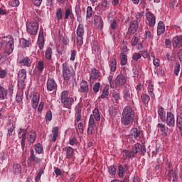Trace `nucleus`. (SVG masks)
Returning <instances> with one entry per match:
<instances>
[{
	"label": "nucleus",
	"mask_w": 182,
	"mask_h": 182,
	"mask_svg": "<svg viewBox=\"0 0 182 182\" xmlns=\"http://www.w3.org/2000/svg\"><path fill=\"white\" fill-rule=\"evenodd\" d=\"M134 116H136L134 109L130 106L125 107L121 117L122 124L130 127L134 122Z\"/></svg>",
	"instance_id": "nucleus-1"
},
{
	"label": "nucleus",
	"mask_w": 182,
	"mask_h": 182,
	"mask_svg": "<svg viewBox=\"0 0 182 182\" xmlns=\"http://www.w3.org/2000/svg\"><path fill=\"white\" fill-rule=\"evenodd\" d=\"M2 45H4V52L7 55H11L14 52V37L11 36H7L4 37L1 40Z\"/></svg>",
	"instance_id": "nucleus-2"
},
{
	"label": "nucleus",
	"mask_w": 182,
	"mask_h": 182,
	"mask_svg": "<svg viewBox=\"0 0 182 182\" xmlns=\"http://www.w3.org/2000/svg\"><path fill=\"white\" fill-rule=\"evenodd\" d=\"M34 18L36 21H31L26 24L27 32L28 33H30V35H37L38 30L39 29V24L38 23L39 17L35 15Z\"/></svg>",
	"instance_id": "nucleus-3"
},
{
	"label": "nucleus",
	"mask_w": 182,
	"mask_h": 182,
	"mask_svg": "<svg viewBox=\"0 0 182 182\" xmlns=\"http://www.w3.org/2000/svg\"><path fill=\"white\" fill-rule=\"evenodd\" d=\"M68 96V91H63L61 93L60 99L63 106L67 107V109H70V107H72V105H73V102H75V100H73V97H69Z\"/></svg>",
	"instance_id": "nucleus-4"
},
{
	"label": "nucleus",
	"mask_w": 182,
	"mask_h": 182,
	"mask_svg": "<svg viewBox=\"0 0 182 182\" xmlns=\"http://www.w3.org/2000/svg\"><path fill=\"white\" fill-rule=\"evenodd\" d=\"M76 41L77 46L83 45V36H85V26L82 23H79L76 29Z\"/></svg>",
	"instance_id": "nucleus-5"
},
{
	"label": "nucleus",
	"mask_w": 182,
	"mask_h": 182,
	"mask_svg": "<svg viewBox=\"0 0 182 182\" xmlns=\"http://www.w3.org/2000/svg\"><path fill=\"white\" fill-rule=\"evenodd\" d=\"M63 77L66 81L70 80V77H72V71L69 68V64L66 62L63 63Z\"/></svg>",
	"instance_id": "nucleus-6"
},
{
	"label": "nucleus",
	"mask_w": 182,
	"mask_h": 182,
	"mask_svg": "<svg viewBox=\"0 0 182 182\" xmlns=\"http://www.w3.org/2000/svg\"><path fill=\"white\" fill-rule=\"evenodd\" d=\"M126 82H127V76L124 74H119L118 75L114 80V87H120L121 86H124L126 85Z\"/></svg>",
	"instance_id": "nucleus-7"
},
{
	"label": "nucleus",
	"mask_w": 182,
	"mask_h": 182,
	"mask_svg": "<svg viewBox=\"0 0 182 182\" xmlns=\"http://www.w3.org/2000/svg\"><path fill=\"white\" fill-rule=\"evenodd\" d=\"M131 151L134 156H136L137 153H140L141 156H144V153H146V146H144V145L136 143L134 144V146L132 148Z\"/></svg>",
	"instance_id": "nucleus-8"
},
{
	"label": "nucleus",
	"mask_w": 182,
	"mask_h": 182,
	"mask_svg": "<svg viewBox=\"0 0 182 182\" xmlns=\"http://www.w3.org/2000/svg\"><path fill=\"white\" fill-rule=\"evenodd\" d=\"M46 87L48 92H53V90L58 89V84L55 79L48 77L46 82Z\"/></svg>",
	"instance_id": "nucleus-9"
},
{
	"label": "nucleus",
	"mask_w": 182,
	"mask_h": 182,
	"mask_svg": "<svg viewBox=\"0 0 182 182\" xmlns=\"http://www.w3.org/2000/svg\"><path fill=\"white\" fill-rule=\"evenodd\" d=\"M26 134H28V132L26 129H19L18 138L21 139V148L23 150L25 149L26 146Z\"/></svg>",
	"instance_id": "nucleus-10"
},
{
	"label": "nucleus",
	"mask_w": 182,
	"mask_h": 182,
	"mask_svg": "<svg viewBox=\"0 0 182 182\" xmlns=\"http://www.w3.org/2000/svg\"><path fill=\"white\" fill-rule=\"evenodd\" d=\"M18 86H21V89L24 87L25 86V82H23L26 79V70L21 69L18 72Z\"/></svg>",
	"instance_id": "nucleus-11"
},
{
	"label": "nucleus",
	"mask_w": 182,
	"mask_h": 182,
	"mask_svg": "<svg viewBox=\"0 0 182 182\" xmlns=\"http://www.w3.org/2000/svg\"><path fill=\"white\" fill-rule=\"evenodd\" d=\"M146 18L148 21L149 26L150 28H154L156 26V16L153 13L148 11L145 14Z\"/></svg>",
	"instance_id": "nucleus-12"
},
{
	"label": "nucleus",
	"mask_w": 182,
	"mask_h": 182,
	"mask_svg": "<svg viewBox=\"0 0 182 182\" xmlns=\"http://www.w3.org/2000/svg\"><path fill=\"white\" fill-rule=\"evenodd\" d=\"M173 48L180 49L182 48V36H176L172 39Z\"/></svg>",
	"instance_id": "nucleus-13"
},
{
	"label": "nucleus",
	"mask_w": 182,
	"mask_h": 182,
	"mask_svg": "<svg viewBox=\"0 0 182 182\" xmlns=\"http://www.w3.org/2000/svg\"><path fill=\"white\" fill-rule=\"evenodd\" d=\"M40 99H41V95L39 94V92H35L33 94V97L31 99V105H32L33 109H38Z\"/></svg>",
	"instance_id": "nucleus-14"
},
{
	"label": "nucleus",
	"mask_w": 182,
	"mask_h": 182,
	"mask_svg": "<svg viewBox=\"0 0 182 182\" xmlns=\"http://www.w3.org/2000/svg\"><path fill=\"white\" fill-rule=\"evenodd\" d=\"M166 124L168 127H174L176 125V119H174V114L171 112H167L166 114Z\"/></svg>",
	"instance_id": "nucleus-15"
},
{
	"label": "nucleus",
	"mask_w": 182,
	"mask_h": 182,
	"mask_svg": "<svg viewBox=\"0 0 182 182\" xmlns=\"http://www.w3.org/2000/svg\"><path fill=\"white\" fill-rule=\"evenodd\" d=\"M95 122H100V112L97 108H95L92 111V114L90 115L89 122H92L95 123Z\"/></svg>",
	"instance_id": "nucleus-16"
},
{
	"label": "nucleus",
	"mask_w": 182,
	"mask_h": 182,
	"mask_svg": "<svg viewBox=\"0 0 182 182\" xmlns=\"http://www.w3.org/2000/svg\"><path fill=\"white\" fill-rule=\"evenodd\" d=\"M38 45L40 50H43V46L45 45V38L43 37V29L40 28L38 38Z\"/></svg>",
	"instance_id": "nucleus-17"
},
{
	"label": "nucleus",
	"mask_w": 182,
	"mask_h": 182,
	"mask_svg": "<svg viewBox=\"0 0 182 182\" xmlns=\"http://www.w3.org/2000/svg\"><path fill=\"white\" fill-rule=\"evenodd\" d=\"M79 91L80 93H84V95H87L89 93V85L86 82V80H82L80 84V89Z\"/></svg>",
	"instance_id": "nucleus-18"
},
{
	"label": "nucleus",
	"mask_w": 182,
	"mask_h": 182,
	"mask_svg": "<svg viewBox=\"0 0 182 182\" xmlns=\"http://www.w3.org/2000/svg\"><path fill=\"white\" fill-rule=\"evenodd\" d=\"M36 140V132L35 131H31L27 134V141L28 144H33Z\"/></svg>",
	"instance_id": "nucleus-19"
},
{
	"label": "nucleus",
	"mask_w": 182,
	"mask_h": 182,
	"mask_svg": "<svg viewBox=\"0 0 182 182\" xmlns=\"http://www.w3.org/2000/svg\"><path fill=\"white\" fill-rule=\"evenodd\" d=\"M19 63L21 66H26L27 68H31L32 66V60L29 58L28 57H24L22 58Z\"/></svg>",
	"instance_id": "nucleus-20"
},
{
	"label": "nucleus",
	"mask_w": 182,
	"mask_h": 182,
	"mask_svg": "<svg viewBox=\"0 0 182 182\" xmlns=\"http://www.w3.org/2000/svg\"><path fill=\"white\" fill-rule=\"evenodd\" d=\"M94 23L97 28L102 29L103 28V20L100 16H95Z\"/></svg>",
	"instance_id": "nucleus-21"
},
{
	"label": "nucleus",
	"mask_w": 182,
	"mask_h": 182,
	"mask_svg": "<svg viewBox=\"0 0 182 182\" xmlns=\"http://www.w3.org/2000/svg\"><path fill=\"white\" fill-rule=\"evenodd\" d=\"M95 129H96V122L92 121H88L87 134L92 136L95 133Z\"/></svg>",
	"instance_id": "nucleus-22"
},
{
	"label": "nucleus",
	"mask_w": 182,
	"mask_h": 182,
	"mask_svg": "<svg viewBox=\"0 0 182 182\" xmlns=\"http://www.w3.org/2000/svg\"><path fill=\"white\" fill-rule=\"evenodd\" d=\"M166 31V25L163 21H159L157 26V35H163Z\"/></svg>",
	"instance_id": "nucleus-23"
},
{
	"label": "nucleus",
	"mask_w": 182,
	"mask_h": 182,
	"mask_svg": "<svg viewBox=\"0 0 182 182\" xmlns=\"http://www.w3.org/2000/svg\"><path fill=\"white\" fill-rule=\"evenodd\" d=\"M13 173L15 176H19L22 173V166L19 164H14L13 165Z\"/></svg>",
	"instance_id": "nucleus-24"
},
{
	"label": "nucleus",
	"mask_w": 182,
	"mask_h": 182,
	"mask_svg": "<svg viewBox=\"0 0 182 182\" xmlns=\"http://www.w3.org/2000/svg\"><path fill=\"white\" fill-rule=\"evenodd\" d=\"M90 75V77L91 80H95L100 76V72H99V70H97L96 68H93L91 70Z\"/></svg>",
	"instance_id": "nucleus-25"
},
{
	"label": "nucleus",
	"mask_w": 182,
	"mask_h": 182,
	"mask_svg": "<svg viewBox=\"0 0 182 182\" xmlns=\"http://www.w3.org/2000/svg\"><path fill=\"white\" fill-rule=\"evenodd\" d=\"M137 29H139V23L136 21H134L130 24L129 32L130 33H136V32H137Z\"/></svg>",
	"instance_id": "nucleus-26"
},
{
	"label": "nucleus",
	"mask_w": 182,
	"mask_h": 182,
	"mask_svg": "<svg viewBox=\"0 0 182 182\" xmlns=\"http://www.w3.org/2000/svg\"><path fill=\"white\" fill-rule=\"evenodd\" d=\"M130 136L131 137L135 139V140H138V139L140 137V130L136 127L132 128L130 131Z\"/></svg>",
	"instance_id": "nucleus-27"
},
{
	"label": "nucleus",
	"mask_w": 182,
	"mask_h": 182,
	"mask_svg": "<svg viewBox=\"0 0 182 182\" xmlns=\"http://www.w3.org/2000/svg\"><path fill=\"white\" fill-rule=\"evenodd\" d=\"M59 136V128L58 127H55L52 129V134L51 137L52 141H56V139H58V136Z\"/></svg>",
	"instance_id": "nucleus-28"
},
{
	"label": "nucleus",
	"mask_w": 182,
	"mask_h": 182,
	"mask_svg": "<svg viewBox=\"0 0 182 182\" xmlns=\"http://www.w3.org/2000/svg\"><path fill=\"white\" fill-rule=\"evenodd\" d=\"M7 96H8V90L1 86L0 87V100H5Z\"/></svg>",
	"instance_id": "nucleus-29"
},
{
	"label": "nucleus",
	"mask_w": 182,
	"mask_h": 182,
	"mask_svg": "<svg viewBox=\"0 0 182 182\" xmlns=\"http://www.w3.org/2000/svg\"><path fill=\"white\" fill-rule=\"evenodd\" d=\"M122 159L124 160H127V159H132V157H134V154L131 151H129L127 150H124L122 152Z\"/></svg>",
	"instance_id": "nucleus-30"
},
{
	"label": "nucleus",
	"mask_w": 182,
	"mask_h": 182,
	"mask_svg": "<svg viewBox=\"0 0 182 182\" xmlns=\"http://www.w3.org/2000/svg\"><path fill=\"white\" fill-rule=\"evenodd\" d=\"M30 159L33 163H36V164H39V163H41V159L35 156V151H33V149L31 150Z\"/></svg>",
	"instance_id": "nucleus-31"
},
{
	"label": "nucleus",
	"mask_w": 182,
	"mask_h": 182,
	"mask_svg": "<svg viewBox=\"0 0 182 182\" xmlns=\"http://www.w3.org/2000/svg\"><path fill=\"white\" fill-rule=\"evenodd\" d=\"M52 55H53V51L52 48L48 47L45 52V58L47 60H52Z\"/></svg>",
	"instance_id": "nucleus-32"
},
{
	"label": "nucleus",
	"mask_w": 182,
	"mask_h": 182,
	"mask_svg": "<svg viewBox=\"0 0 182 182\" xmlns=\"http://www.w3.org/2000/svg\"><path fill=\"white\" fill-rule=\"evenodd\" d=\"M109 68L111 72H116V69H117V62L116 59L112 58L109 61Z\"/></svg>",
	"instance_id": "nucleus-33"
},
{
	"label": "nucleus",
	"mask_w": 182,
	"mask_h": 182,
	"mask_svg": "<svg viewBox=\"0 0 182 182\" xmlns=\"http://www.w3.org/2000/svg\"><path fill=\"white\" fill-rule=\"evenodd\" d=\"M118 176L122 178L124 176V173L127 171V166L123 167L122 165H119L118 168Z\"/></svg>",
	"instance_id": "nucleus-34"
},
{
	"label": "nucleus",
	"mask_w": 182,
	"mask_h": 182,
	"mask_svg": "<svg viewBox=\"0 0 182 182\" xmlns=\"http://www.w3.org/2000/svg\"><path fill=\"white\" fill-rule=\"evenodd\" d=\"M148 93L151 99H156V95H154V86L152 84L149 85Z\"/></svg>",
	"instance_id": "nucleus-35"
},
{
	"label": "nucleus",
	"mask_w": 182,
	"mask_h": 182,
	"mask_svg": "<svg viewBox=\"0 0 182 182\" xmlns=\"http://www.w3.org/2000/svg\"><path fill=\"white\" fill-rule=\"evenodd\" d=\"M36 68L38 73H42L43 72V69H45V63L43 60L38 61Z\"/></svg>",
	"instance_id": "nucleus-36"
},
{
	"label": "nucleus",
	"mask_w": 182,
	"mask_h": 182,
	"mask_svg": "<svg viewBox=\"0 0 182 182\" xmlns=\"http://www.w3.org/2000/svg\"><path fill=\"white\" fill-rule=\"evenodd\" d=\"M158 114L162 122H166V115H164V108L163 107L159 108Z\"/></svg>",
	"instance_id": "nucleus-37"
},
{
	"label": "nucleus",
	"mask_w": 182,
	"mask_h": 182,
	"mask_svg": "<svg viewBox=\"0 0 182 182\" xmlns=\"http://www.w3.org/2000/svg\"><path fill=\"white\" fill-rule=\"evenodd\" d=\"M34 149L38 153V154H42L43 153V146L41 143H38L34 145Z\"/></svg>",
	"instance_id": "nucleus-38"
},
{
	"label": "nucleus",
	"mask_w": 182,
	"mask_h": 182,
	"mask_svg": "<svg viewBox=\"0 0 182 182\" xmlns=\"http://www.w3.org/2000/svg\"><path fill=\"white\" fill-rule=\"evenodd\" d=\"M73 157V149L70 146L66 148V159H70Z\"/></svg>",
	"instance_id": "nucleus-39"
},
{
	"label": "nucleus",
	"mask_w": 182,
	"mask_h": 182,
	"mask_svg": "<svg viewBox=\"0 0 182 182\" xmlns=\"http://www.w3.org/2000/svg\"><path fill=\"white\" fill-rule=\"evenodd\" d=\"M157 127H158V129H160V130H161L162 134H164V136H167V128L166 127V125L159 123L157 124Z\"/></svg>",
	"instance_id": "nucleus-40"
},
{
	"label": "nucleus",
	"mask_w": 182,
	"mask_h": 182,
	"mask_svg": "<svg viewBox=\"0 0 182 182\" xmlns=\"http://www.w3.org/2000/svg\"><path fill=\"white\" fill-rule=\"evenodd\" d=\"M120 63L122 66L127 64V55L124 53H121Z\"/></svg>",
	"instance_id": "nucleus-41"
},
{
	"label": "nucleus",
	"mask_w": 182,
	"mask_h": 182,
	"mask_svg": "<svg viewBox=\"0 0 182 182\" xmlns=\"http://www.w3.org/2000/svg\"><path fill=\"white\" fill-rule=\"evenodd\" d=\"M141 99L144 105H149V102H150V96L147 94H142Z\"/></svg>",
	"instance_id": "nucleus-42"
},
{
	"label": "nucleus",
	"mask_w": 182,
	"mask_h": 182,
	"mask_svg": "<svg viewBox=\"0 0 182 182\" xmlns=\"http://www.w3.org/2000/svg\"><path fill=\"white\" fill-rule=\"evenodd\" d=\"M92 53L94 55H100V47L99 46L95 44L92 47Z\"/></svg>",
	"instance_id": "nucleus-43"
},
{
	"label": "nucleus",
	"mask_w": 182,
	"mask_h": 182,
	"mask_svg": "<svg viewBox=\"0 0 182 182\" xmlns=\"http://www.w3.org/2000/svg\"><path fill=\"white\" fill-rule=\"evenodd\" d=\"M93 15V9L92 6H87V11H86V18L89 19Z\"/></svg>",
	"instance_id": "nucleus-44"
},
{
	"label": "nucleus",
	"mask_w": 182,
	"mask_h": 182,
	"mask_svg": "<svg viewBox=\"0 0 182 182\" xmlns=\"http://www.w3.org/2000/svg\"><path fill=\"white\" fill-rule=\"evenodd\" d=\"M123 97L125 100H130V99H132V93L129 90H124Z\"/></svg>",
	"instance_id": "nucleus-45"
},
{
	"label": "nucleus",
	"mask_w": 182,
	"mask_h": 182,
	"mask_svg": "<svg viewBox=\"0 0 182 182\" xmlns=\"http://www.w3.org/2000/svg\"><path fill=\"white\" fill-rule=\"evenodd\" d=\"M176 124L177 127L180 129L181 132V135L182 136V117H178L177 120H176Z\"/></svg>",
	"instance_id": "nucleus-46"
},
{
	"label": "nucleus",
	"mask_w": 182,
	"mask_h": 182,
	"mask_svg": "<svg viewBox=\"0 0 182 182\" xmlns=\"http://www.w3.org/2000/svg\"><path fill=\"white\" fill-rule=\"evenodd\" d=\"M177 174H176V173H174L173 171H169V180L171 181H177Z\"/></svg>",
	"instance_id": "nucleus-47"
},
{
	"label": "nucleus",
	"mask_w": 182,
	"mask_h": 182,
	"mask_svg": "<svg viewBox=\"0 0 182 182\" xmlns=\"http://www.w3.org/2000/svg\"><path fill=\"white\" fill-rule=\"evenodd\" d=\"M144 38V39H149V41H151V39H153V33H151V31H150V30H147L145 31Z\"/></svg>",
	"instance_id": "nucleus-48"
},
{
	"label": "nucleus",
	"mask_w": 182,
	"mask_h": 182,
	"mask_svg": "<svg viewBox=\"0 0 182 182\" xmlns=\"http://www.w3.org/2000/svg\"><path fill=\"white\" fill-rule=\"evenodd\" d=\"M76 110V121L80 122L82 119V111H80V109L77 108V107H75Z\"/></svg>",
	"instance_id": "nucleus-49"
},
{
	"label": "nucleus",
	"mask_w": 182,
	"mask_h": 182,
	"mask_svg": "<svg viewBox=\"0 0 182 182\" xmlns=\"http://www.w3.org/2000/svg\"><path fill=\"white\" fill-rule=\"evenodd\" d=\"M69 16L70 17L71 19H73V13H72V9H67L65 10V19H68Z\"/></svg>",
	"instance_id": "nucleus-50"
},
{
	"label": "nucleus",
	"mask_w": 182,
	"mask_h": 182,
	"mask_svg": "<svg viewBox=\"0 0 182 182\" xmlns=\"http://www.w3.org/2000/svg\"><path fill=\"white\" fill-rule=\"evenodd\" d=\"M109 96V88L105 87L102 92V94L101 95V99H107Z\"/></svg>",
	"instance_id": "nucleus-51"
},
{
	"label": "nucleus",
	"mask_w": 182,
	"mask_h": 182,
	"mask_svg": "<svg viewBox=\"0 0 182 182\" xmlns=\"http://www.w3.org/2000/svg\"><path fill=\"white\" fill-rule=\"evenodd\" d=\"M63 17V14H62V9L58 8L56 11V18L57 21H60Z\"/></svg>",
	"instance_id": "nucleus-52"
},
{
	"label": "nucleus",
	"mask_w": 182,
	"mask_h": 182,
	"mask_svg": "<svg viewBox=\"0 0 182 182\" xmlns=\"http://www.w3.org/2000/svg\"><path fill=\"white\" fill-rule=\"evenodd\" d=\"M152 58L154 66H155V68H159L160 66V59L156 58V56L154 55H153Z\"/></svg>",
	"instance_id": "nucleus-53"
},
{
	"label": "nucleus",
	"mask_w": 182,
	"mask_h": 182,
	"mask_svg": "<svg viewBox=\"0 0 182 182\" xmlns=\"http://www.w3.org/2000/svg\"><path fill=\"white\" fill-rule=\"evenodd\" d=\"M15 124H12L11 126H10L8 129V134L7 136H9V137H11V136H12V133H14V130H15Z\"/></svg>",
	"instance_id": "nucleus-54"
},
{
	"label": "nucleus",
	"mask_w": 182,
	"mask_h": 182,
	"mask_svg": "<svg viewBox=\"0 0 182 182\" xmlns=\"http://www.w3.org/2000/svg\"><path fill=\"white\" fill-rule=\"evenodd\" d=\"M116 167L112 166L108 168V171L110 176H116Z\"/></svg>",
	"instance_id": "nucleus-55"
},
{
	"label": "nucleus",
	"mask_w": 182,
	"mask_h": 182,
	"mask_svg": "<svg viewBox=\"0 0 182 182\" xmlns=\"http://www.w3.org/2000/svg\"><path fill=\"white\" fill-rule=\"evenodd\" d=\"M109 114L110 116H116L117 114V111L116 110V107L113 106L109 107Z\"/></svg>",
	"instance_id": "nucleus-56"
},
{
	"label": "nucleus",
	"mask_w": 182,
	"mask_h": 182,
	"mask_svg": "<svg viewBox=\"0 0 182 182\" xmlns=\"http://www.w3.org/2000/svg\"><path fill=\"white\" fill-rule=\"evenodd\" d=\"M133 60H135V62H137L139 59H141V54L139 53H134L132 55Z\"/></svg>",
	"instance_id": "nucleus-57"
},
{
	"label": "nucleus",
	"mask_w": 182,
	"mask_h": 182,
	"mask_svg": "<svg viewBox=\"0 0 182 182\" xmlns=\"http://www.w3.org/2000/svg\"><path fill=\"white\" fill-rule=\"evenodd\" d=\"M112 97L114 99L115 101L119 102V100H120V93L114 91V92L112 93Z\"/></svg>",
	"instance_id": "nucleus-58"
},
{
	"label": "nucleus",
	"mask_w": 182,
	"mask_h": 182,
	"mask_svg": "<svg viewBox=\"0 0 182 182\" xmlns=\"http://www.w3.org/2000/svg\"><path fill=\"white\" fill-rule=\"evenodd\" d=\"M77 132H79L81 134H83L84 129H83V123L79 122L77 124Z\"/></svg>",
	"instance_id": "nucleus-59"
},
{
	"label": "nucleus",
	"mask_w": 182,
	"mask_h": 182,
	"mask_svg": "<svg viewBox=\"0 0 182 182\" xmlns=\"http://www.w3.org/2000/svg\"><path fill=\"white\" fill-rule=\"evenodd\" d=\"M93 91L95 93H97L99 92V90L100 89V82H96L95 85L93 86Z\"/></svg>",
	"instance_id": "nucleus-60"
},
{
	"label": "nucleus",
	"mask_w": 182,
	"mask_h": 182,
	"mask_svg": "<svg viewBox=\"0 0 182 182\" xmlns=\"http://www.w3.org/2000/svg\"><path fill=\"white\" fill-rule=\"evenodd\" d=\"M6 75H8V72L5 70H0V77L1 79H4L6 77Z\"/></svg>",
	"instance_id": "nucleus-61"
},
{
	"label": "nucleus",
	"mask_w": 182,
	"mask_h": 182,
	"mask_svg": "<svg viewBox=\"0 0 182 182\" xmlns=\"http://www.w3.org/2000/svg\"><path fill=\"white\" fill-rule=\"evenodd\" d=\"M46 119L47 122H50L52 120V112L48 111L46 115Z\"/></svg>",
	"instance_id": "nucleus-62"
},
{
	"label": "nucleus",
	"mask_w": 182,
	"mask_h": 182,
	"mask_svg": "<svg viewBox=\"0 0 182 182\" xmlns=\"http://www.w3.org/2000/svg\"><path fill=\"white\" fill-rule=\"evenodd\" d=\"M11 5L14 8H15V6H19V0H11Z\"/></svg>",
	"instance_id": "nucleus-63"
},
{
	"label": "nucleus",
	"mask_w": 182,
	"mask_h": 182,
	"mask_svg": "<svg viewBox=\"0 0 182 182\" xmlns=\"http://www.w3.org/2000/svg\"><path fill=\"white\" fill-rule=\"evenodd\" d=\"M101 8L103 11H105L107 8V0H104L102 2H101Z\"/></svg>",
	"instance_id": "nucleus-64"
}]
</instances>
